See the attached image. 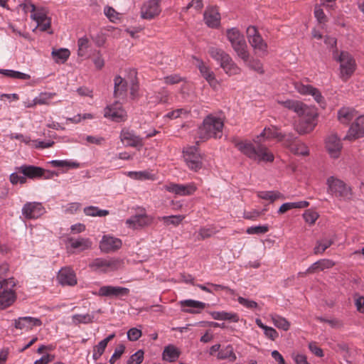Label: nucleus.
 Returning <instances> with one entry per match:
<instances>
[{
	"label": "nucleus",
	"instance_id": "obj_1",
	"mask_svg": "<svg viewBox=\"0 0 364 364\" xmlns=\"http://www.w3.org/2000/svg\"><path fill=\"white\" fill-rule=\"evenodd\" d=\"M265 131L266 128L253 139V143L249 140H240L237 138L232 139V142L242 154L252 160L258 162H272L274 159V154L262 144L264 139H267V133H265Z\"/></svg>",
	"mask_w": 364,
	"mask_h": 364
},
{
	"label": "nucleus",
	"instance_id": "obj_2",
	"mask_svg": "<svg viewBox=\"0 0 364 364\" xmlns=\"http://www.w3.org/2000/svg\"><path fill=\"white\" fill-rule=\"evenodd\" d=\"M208 54L220 63L221 68L229 76L240 74L241 68L235 63L231 56L222 48L210 46Z\"/></svg>",
	"mask_w": 364,
	"mask_h": 364
},
{
	"label": "nucleus",
	"instance_id": "obj_3",
	"mask_svg": "<svg viewBox=\"0 0 364 364\" xmlns=\"http://www.w3.org/2000/svg\"><path fill=\"white\" fill-rule=\"evenodd\" d=\"M223 128V122L220 118L208 115L199 127L198 136L203 140H207L211 137L220 139L222 136Z\"/></svg>",
	"mask_w": 364,
	"mask_h": 364
},
{
	"label": "nucleus",
	"instance_id": "obj_4",
	"mask_svg": "<svg viewBox=\"0 0 364 364\" xmlns=\"http://www.w3.org/2000/svg\"><path fill=\"white\" fill-rule=\"evenodd\" d=\"M226 36L230 41L233 50L244 62H247L250 52L244 36L237 28H228Z\"/></svg>",
	"mask_w": 364,
	"mask_h": 364
},
{
	"label": "nucleus",
	"instance_id": "obj_5",
	"mask_svg": "<svg viewBox=\"0 0 364 364\" xmlns=\"http://www.w3.org/2000/svg\"><path fill=\"white\" fill-rule=\"evenodd\" d=\"M328 193L344 200H350L353 198V193L350 186L344 181L330 176L326 181Z\"/></svg>",
	"mask_w": 364,
	"mask_h": 364
},
{
	"label": "nucleus",
	"instance_id": "obj_6",
	"mask_svg": "<svg viewBox=\"0 0 364 364\" xmlns=\"http://www.w3.org/2000/svg\"><path fill=\"white\" fill-rule=\"evenodd\" d=\"M15 282L13 278L3 279L0 282V309H4L11 306L16 299V295L13 290Z\"/></svg>",
	"mask_w": 364,
	"mask_h": 364
},
{
	"label": "nucleus",
	"instance_id": "obj_7",
	"mask_svg": "<svg viewBox=\"0 0 364 364\" xmlns=\"http://www.w3.org/2000/svg\"><path fill=\"white\" fill-rule=\"evenodd\" d=\"M334 59L340 63L341 77L346 81L355 70V60L346 51H341L340 54L338 53Z\"/></svg>",
	"mask_w": 364,
	"mask_h": 364
},
{
	"label": "nucleus",
	"instance_id": "obj_8",
	"mask_svg": "<svg viewBox=\"0 0 364 364\" xmlns=\"http://www.w3.org/2000/svg\"><path fill=\"white\" fill-rule=\"evenodd\" d=\"M123 261L120 259L112 258L106 259L97 258L89 264V267L93 270H100L106 272L117 270L123 267Z\"/></svg>",
	"mask_w": 364,
	"mask_h": 364
},
{
	"label": "nucleus",
	"instance_id": "obj_9",
	"mask_svg": "<svg viewBox=\"0 0 364 364\" xmlns=\"http://www.w3.org/2000/svg\"><path fill=\"white\" fill-rule=\"evenodd\" d=\"M183 153L184 160L189 168L195 171L201 168L202 157L196 146L184 149Z\"/></svg>",
	"mask_w": 364,
	"mask_h": 364
},
{
	"label": "nucleus",
	"instance_id": "obj_10",
	"mask_svg": "<svg viewBox=\"0 0 364 364\" xmlns=\"http://www.w3.org/2000/svg\"><path fill=\"white\" fill-rule=\"evenodd\" d=\"M104 116L116 122H124L127 119V113L118 101L105 107Z\"/></svg>",
	"mask_w": 364,
	"mask_h": 364
},
{
	"label": "nucleus",
	"instance_id": "obj_11",
	"mask_svg": "<svg viewBox=\"0 0 364 364\" xmlns=\"http://www.w3.org/2000/svg\"><path fill=\"white\" fill-rule=\"evenodd\" d=\"M277 103L289 110L293 111L299 117L309 115V108L301 101L289 99L287 100H277Z\"/></svg>",
	"mask_w": 364,
	"mask_h": 364
},
{
	"label": "nucleus",
	"instance_id": "obj_12",
	"mask_svg": "<svg viewBox=\"0 0 364 364\" xmlns=\"http://www.w3.org/2000/svg\"><path fill=\"white\" fill-rule=\"evenodd\" d=\"M21 211L25 218L31 220L40 218L45 213V209L41 203L27 202Z\"/></svg>",
	"mask_w": 364,
	"mask_h": 364
},
{
	"label": "nucleus",
	"instance_id": "obj_13",
	"mask_svg": "<svg viewBox=\"0 0 364 364\" xmlns=\"http://www.w3.org/2000/svg\"><path fill=\"white\" fill-rule=\"evenodd\" d=\"M57 280L62 286L74 287L77 284L76 274L70 267H65L59 270Z\"/></svg>",
	"mask_w": 364,
	"mask_h": 364
},
{
	"label": "nucleus",
	"instance_id": "obj_14",
	"mask_svg": "<svg viewBox=\"0 0 364 364\" xmlns=\"http://www.w3.org/2000/svg\"><path fill=\"white\" fill-rule=\"evenodd\" d=\"M161 9L159 0H149L145 2L141 9V16L144 19L151 20L160 14Z\"/></svg>",
	"mask_w": 364,
	"mask_h": 364
},
{
	"label": "nucleus",
	"instance_id": "obj_15",
	"mask_svg": "<svg viewBox=\"0 0 364 364\" xmlns=\"http://www.w3.org/2000/svg\"><path fill=\"white\" fill-rule=\"evenodd\" d=\"M342 148L341 141L336 134H331L326 139V149L331 157L338 158Z\"/></svg>",
	"mask_w": 364,
	"mask_h": 364
},
{
	"label": "nucleus",
	"instance_id": "obj_16",
	"mask_svg": "<svg viewBox=\"0 0 364 364\" xmlns=\"http://www.w3.org/2000/svg\"><path fill=\"white\" fill-rule=\"evenodd\" d=\"M129 289L122 287L103 286L99 289L97 295L100 296L115 297L128 296Z\"/></svg>",
	"mask_w": 364,
	"mask_h": 364
},
{
	"label": "nucleus",
	"instance_id": "obj_17",
	"mask_svg": "<svg viewBox=\"0 0 364 364\" xmlns=\"http://www.w3.org/2000/svg\"><path fill=\"white\" fill-rule=\"evenodd\" d=\"M205 23L210 28H218L220 24V14L216 6H208L203 14Z\"/></svg>",
	"mask_w": 364,
	"mask_h": 364
},
{
	"label": "nucleus",
	"instance_id": "obj_18",
	"mask_svg": "<svg viewBox=\"0 0 364 364\" xmlns=\"http://www.w3.org/2000/svg\"><path fill=\"white\" fill-rule=\"evenodd\" d=\"M193 59L196 61V67L198 68L202 76L208 81L212 87L215 89L218 85V82L215 78L214 73L202 60L196 57H193Z\"/></svg>",
	"mask_w": 364,
	"mask_h": 364
},
{
	"label": "nucleus",
	"instance_id": "obj_19",
	"mask_svg": "<svg viewBox=\"0 0 364 364\" xmlns=\"http://www.w3.org/2000/svg\"><path fill=\"white\" fill-rule=\"evenodd\" d=\"M120 139L127 146L137 148L139 150L143 146L142 139L136 136L134 132L127 129H122L120 133Z\"/></svg>",
	"mask_w": 364,
	"mask_h": 364
},
{
	"label": "nucleus",
	"instance_id": "obj_20",
	"mask_svg": "<svg viewBox=\"0 0 364 364\" xmlns=\"http://www.w3.org/2000/svg\"><path fill=\"white\" fill-rule=\"evenodd\" d=\"M364 136V116H360L351 124L344 139H355Z\"/></svg>",
	"mask_w": 364,
	"mask_h": 364
},
{
	"label": "nucleus",
	"instance_id": "obj_21",
	"mask_svg": "<svg viewBox=\"0 0 364 364\" xmlns=\"http://www.w3.org/2000/svg\"><path fill=\"white\" fill-rule=\"evenodd\" d=\"M14 327L16 329L30 331L35 326H41L42 321L38 318L31 316L19 317L14 320Z\"/></svg>",
	"mask_w": 364,
	"mask_h": 364
},
{
	"label": "nucleus",
	"instance_id": "obj_22",
	"mask_svg": "<svg viewBox=\"0 0 364 364\" xmlns=\"http://www.w3.org/2000/svg\"><path fill=\"white\" fill-rule=\"evenodd\" d=\"M122 245V242L120 239L105 235L100 242V248L102 252L109 253L118 250L121 248Z\"/></svg>",
	"mask_w": 364,
	"mask_h": 364
},
{
	"label": "nucleus",
	"instance_id": "obj_23",
	"mask_svg": "<svg viewBox=\"0 0 364 364\" xmlns=\"http://www.w3.org/2000/svg\"><path fill=\"white\" fill-rule=\"evenodd\" d=\"M16 170L22 175H24L26 178L36 179L41 178L46 170L43 168L35 166L32 165H23L16 167Z\"/></svg>",
	"mask_w": 364,
	"mask_h": 364
},
{
	"label": "nucleus",
	"instance_id": "obj_24",
	"mask_svg": "<svg viewBox=\"0 0 364 364\" xmlns=\"http://www.w3.org/2000/svg\"><path fill=\"white\" fill-rule=\"evenodd\" d=\"M296 90L302 95H310L314 97V100L320 105L325 104L324 99L321 92L316 87L310 85L297 84L296 85Z\"/></svg>",
	"mask_w": 364,
	"mask_h": 364
},
{
	"label": "nucleus",
	"instance_id": "obj_25",
	"mask_svg": "<svg viewBox=\"0 0 364 364\" xmlns=\"http://www.w3.org/2000/svg\"><path fill=\"white\" fill-rule=\"evenodd\" d=\"M152 218L146 214L136 215L127 220V224L133 228H143L150 225Z\"/></svg>",
	"mask_w": 364,
	"mask_h": 364
},
{
	"label": "nucleus",
	"instance_id": "obj_26",
	"mask_svg": "<svg viewBox=\"0 0 364 364\" xmlns=\"http://www.w3.org/2000/svg\"><path fill=\"white\" fill-rule=\"evenodd\" d=\"M114 97L123 99L127 96V82L120 77L116 76L114 79Z\"/></svg>",
	"mask_w": 364,
	"mask_h": 364
},
{
	"label": "nucleus",
	"instance_id": "obj_27",
	"mask_svg": "<svg viewBox=\"0 0 364 364\" xmlns=\"http://www.w3.org/2000/svg\"><path fill=\"white\" fill-rule=\"evenodd\" d=\"M167 190L178 195L188 196L193 194L196 188L193 185L171 184L167 186Z\"/></svg>",
	"mask_w": 364,
	"mask_h": 364
},
{
	"label": "nucleus",
	"instance_id": "obj_28",
	"mask_svg": "<svg viewBox=\"0 0 364 364\" xmlns=\"http://www.w3.org/2000/svg\"><path fill=\"white\" fill-rule=\"evenodd\" d=\"M335 265L333 260L328 259H320L311 264L307 269L306 273H315L318 271H323L330 269Z\"/></svg>",
	"mask_w": 364,
	"mask_h": 364
},
{
	"label": "nucleus",
	"instance_id": "obj_29",
	"mask_svg": "<svg viewBox=\"0 0 364 364\" xmlns=\"http://www.w3.org/2000/svg\"><path fill=\"white\" fill-rule=\"evenodd\" d=\"M249 43L254 50L261 52L263 55L267 54V44L264 42L260 34L250 39Z\"/></svg>",
	"mask_w": 364,
	"mask_h": 364
},
{
	"label": "nucleus",
	"instance_id": "obj_30",
	"mask_svg": "<svg viewBox=\"0 0 364 364\" xmlns=\"http://www.w3.org/2000/svg\"><path fill=\"white\" fill-rule=\"evenodd\" d=\"M180 355V351L173 345L166 346L163 352V359L168 362H175Z\"/></svg>",
	"mask_w": 364,
	"mask_h": 364
},
{
	"label": "nucleus",
	"instance_id": "obj_31",
	"mask_svg": "<svg viewBox=\"0 0 364 364\" xmlns=\"http://www.w3.org/2000/svg\"><path fill=\"white\" fill-rule=\"evenodd\" d=\"M309 205V203L306 200H301V201L293 202V203H285L280 206L278 212L280 214H283L291 209L304 208L308 207Z\"/></svg>",
	"mask_w": 364,
	"mask_h": 364
},
{
	"label": "nucleus",
	"instance_id": "obj_32",
	"mask_svg": "<svg viewBox=\"0 0 364 364\" xmlns=\"http://www.w3.org/2000/svg\"><path fill=\"white\" fill-rule=\"evenodd\" d=\"M312 115L311 114L308 119L304 121V119H301L299 124L297 125L296 130L299 134H305L311 132L314 127V125L312 124Z\"/></svg>",
	"mask_w": 364,
	"mask_h": 364
},
{
	"label": "nucleus",
	"instance_id": "obj_33",
	"mask_svg": "<svg viewBox=\"0 0 364 364\" xmlns=\"http://www.w3.org/2000/svg\"><path fill=\"white\" fill-rule=\"evenodd\" d=\"M217 358L220 360L228 359L230 362H234L237 359L236 355L234 353L233 347L231 345H228L225 348L221 349L218 352Z\"/></svg>",
	"mask_w": 364,
	"mask_h": 364
},
{
	"label": "nucleus",
	"instance_id": "obj_34",
	"mask_svg": "<svg viewBox=\"0 0 364 364\" xmlns=\"http://www.w3.org/2000/svg\"><path fill=\"white\" fill-rule=\"evenodd\" d=\"M355 117L354 109L348 107H343L338 112L339 121L343 124H347Z\"/></svg>",
	"mask_w": 364,
	"mask_h": 364
},
{
	"label": "nucleus",
	"instance_id": "obj_35",
	"mask_svg": "<svg viewBox=\"0 0 364 364\" xmlns=\"http://www.w3.org/2000/svg\"><path fill=\"white\" fill-rule=\"evenodd\" d=\"M29 6L32 13L31 18L36 21L42 22L44 18H48L46 9L41 8L36 10L35 5L31 3L29 4Z\"/></svg>",
	"mask_w": 364,
	"mask_h": 364
},
{
	"label": "nucleus",
	"instance_id": "obj_36",
	"mask_svg": "<svg viewBox=\"0 0 364 364\" xmlns=\"http://www.w3.org/2000/svg\"><path fill=\"white\" fill-rule=\"evenodd\" d=\"M70 50L66 48H60L58 50H53L52 52V55L54 60L59 63H65L70 56Z\"/></svg>",
	"mask_w": 364,
	"mask_h": 364
},
{
	"label": "nucleus",
	"instance_id": "obj_37",
	"mask_svg": "<svg viewBox=\"0 0 364 364\" xmlns=\"http://www.w3.org/2000/svg\"><path fill=\"white\" fill-rule=\"evenodd\" d=\"M289 149L291 151V152L296 155H309L308 147L301 141H296L294 144H290V147Z\"/></svg>",
	"mask_w": 364,
	"mask_h": 364
},
{
	"label": "nucleus",
	"instance_id": "obj_38",
	"mask_svg": "<svg viewBox=\"0 0 364 364\" xmlns=\"http://www.w3.org/2000/svg\"><path fill=\"white\" fill-rule=\"evenodd\" d=\"M70 246L74 249H80V250H85L89 249L91 247L92 242L89 239L79 238L77 240H73L70 238L69 240Z\"/></svg>",
	"mask_w": 364,
	"mask_h": 364
},
{
	"label": "nucleus",
	"instance_id": "obj_39",
	"mask_svg": "<svg viewBox=\"0 0 364 364\" xmlns=\"http://www.w3.org/2000/svg\"><path fill=\"white\" fill-rule=\"evenodd\" d=\"M184 218H185L184 215H169V216L159 217V220L163 221L164 225L166 226L170 225L177 226L183 221V220Z\"/></svg>",
	"mask_w": 364,
	"mask_h": 364
},
{
	"label": "nucleus",
	"instance_id": "obj_40",
	"mask_svg": "<svg viewBox=\"0 0 364 364\" xmlns=\"http://www.w3.org/2000/svg\"><path fill=\"white\" fill-rule=\"evenodd\" d=\"M0 73L6 77L15 79L29 80L31 78V76L28 74L12 70L0 69Z\"/></svg>",
	"mask_w": 364,
	"mask_h": 364
},
{
	"label": "nucleus",
	"instance_id": "obj_41",
	"mask_svg": "<svg viewBox=\"0 0 364 364\" xmlns=\"http://www.w3.org/2000/svg\"><path fill=\"white\" fill-rule=\"evenodd\" d=\"M271 318H272L274 325L277 328H281L284 331L289 330V328L290 327V323L286 318H284L279 315H277V314L272 315Z\"/></svg>",
	"mask_w": 364,
	"mask_h": 364
},
{
	"label": "nucleus",
	"instance_id": "obj_42",
	"mask_svg": "<svg viewBox=\"0 0 364 364\" xmlns=\"http://www.w3.org/2000/svg\"><path fill=\"white\" fill-rule=\"evenodd\" d=\"M55 92H41L35 97L36 103L39 105H49L51 100L55 96Z\"/></svg>",
	"mask_w": 364,
	"mask_h": 364
},
{
	"label": "nucleus",
	"instance_id": "obj_43",
	"mask_svg": "<svg viewBox=\"0 0 364 364\" xmlns=\"http://www.w3.org/2000/svg\"><path fill=\"white\" fill-rule=\"evenodd\" d=\"M245 63L250 69L258 73L259 74L262 75L264 73L263 65L259 60L255 58H249L247 62Z\"/></svg>",
	"mask_w": 364,
	"mask_h": 364
},
{
	"label": "nucleus",
	"instance_id": "obj_44",
	"mask_svg": "<svg viewBox=\"0 0 364 364\" xmlns=\"http://www.w3.org/2000/svg\"><path fill=\"white\" fill-rule=\"evenodd\" d=\"M73 321L75 325H78L80 323H90L93 322L94 316L92 314H75L73 315Z\"/></svg>",
	"mask_w": 364,
	"mask_h": 364
},
{
	"label": "nucleus",
	"instance_id": "obj_45",
	"mask_svg": "<svg viewBox=\"0 0 364 364\" xmlns=\"http://www.w3.org/2000/svg\"><path fill=\"white\" fill-rule=\"evenodd\" d=\"M265 133H267V139H277L278 141H282L286 137L285 134L278 132V128L275 126L266 128Z\"/></svg>",
	"mask_w": 364,
	"mask_h": 364
},
{
	"label": "nucleus",
	"instance_id": "obj_46",
	"mask_svg": "<svg viewBox=\"0 0 364 364\" xmlns=\"http://www.w3.org/2000/svg\"><path fill=\"white\" fill-rule=\"evenodd\" d=\"M314 14L318 23L324 24L328 21V18L324 14L323 8H321V4H316L314 6Z\"/></svg>",
	"mask_w": 364,
	"mask_h": 364
},
{
	"label": "nucleus",
	"instance_id": "obj_47",
	"mask_svg": "<svg viewBox=\"0 0 364 364\" xmlns=\"http://www.w3.org/2000/svg\"><path fill=\"white\" fill-rule=\"evenodd\" d=\"M84 212L87 215L89 216H99L103 217L109 214V211L107 210H100L98 208L95 206H89L84 209Z\"/></svg>",
	"mask_w": 364,
	"mask_h": 364
},
{
	"label": "nucleus",
	"instance_id": "obj_48",
	"mask_svg": "<svg viewBox=\"0 0 364 364\" xmlns=\"http://www.w3.org/2000/svg\"><path fill=\"white\" fill-rule=\"evenodd\" d=\"M325 44L331 50L333 58H336V55L338 53L337 46V40L334 37L326 36L324 38Z\"/></svg>",
	"mask_w": 364,
	"mask_h": 364
},
{
	"label": "nucleus",
	"instance_id": "obj_49",
	"mask_svg": "<svg viewBox=\"0 0 364 364\" xmlns=\"http://www.w3.org/2000/svg\"><path fill=\"white\" fill-rule=\"evenodd\" d=\"M181 306H188L192 308L203 309L205 307V304L201 301H195L192 299H187L180 301Z\"/></svg>",
	"mask_w": 364,
	"mask_h": 364
},
{
	"label": "nucleus",
	"instance_id": "obj_50",
	"mask_svg": "<svg viewBox=\"0 0 364 364\" xmlns=\"http://www.w3.org/2000/svg\"><path fill=\"white\" fill-rule=\"evenodd\" d=\"M268 230V225H259L248 228L246 232L250 235H261L267 232Z\"/></svg>",
	"mask_w": 364,
	"mask_h": 364
},
{
	"label": "nucleus",
	"instance_id": "obj_51",
	"mask_svg": "<svg viewBox=\"0 0 364 364\" xmlns=\"http://www.w3.org/2000/svg\"><path fill=\"white\" fill-rule=\"evenodd\" d=\"M318 216V213L310 209L306 210L303 214L304 220L310 225L314 224Z\"/></svg>",
	"mask_w": 364,
	"mask_h": 364
},
{
	"label": "nucleus",
	"instance_id": "obj_52",
	"mask_svg": "<svg viewBox=\"0 0 364 364\" xmlns=\"http://www.w3.org/2000/svg\"><path fill=\"white\" fill-rule=\"evenodd\" d=\"M78 55L84 56L86 53V50L89 47V40L87 38L84 37L78 40Z\"/></svg>",
	"mask_w": 364,
	"mask_h": 364
},
{
	"label": "nucleus",
	"instance_id": "obj_53",
	"mask_svg": "<svg viewBox=\"0 0 364 364\" xmlns=\"http://www.w3.org/2000/svg\"><path fill=\"white\" fill-rule=\"evenodd\" d=\"M282 194L277 191H264L261 192L259 194V197L264 199V200H270L271 201H274L276 199L280 198Z\"/></svg>",
	"mask_w": 364,
	"mask_h": 364
},
{
	"label": "nucleus",
	"instance_id": "obj_54",
	"mask_svg": "<svg viewBox=\"0 0 364 364\" xmlns=\"http://www.w3.org/2000/svg\"><path fill=\"white\" fill-rule=\"evenodd\" d=\"M144 359V351L139 350L134 354L132 355L127 360V364H140Z\"/></svg>",
	"mask_w": 364,
	"mask_h": 364
},
{
	"label": "nucleus",
	"instance_id": "obj_55",
	"mask_svg": "<svg viewBox=\"0 0 364 364\" xmlns=\"http://www.w3.org/2000/svg\"><path fill=\"white\" fill-rule=\"evenodd\" d=\"M318 241L319 245H321V252H325L327 248L333 244L335 241V236L333 235L331 237H323Z\"/></svg>",
	"mask_w": 364,
	"mask_h": 364
},
{
	"label": "nucleus",
	"instance_id": "obj_56",
	"mask_svg": "<svg viewBox=\"0 0 364 364\" xmlns=\"http://www.w3.org/2000/svg\"><path fill=\"white\" fill-rule=\"evenodd\" d=\"M19 173L16 170V172L15 173H12L11 175H10V182L13 184V185H16L18 183H21V184H24L26 183L27 181V179L26 178V177L24 176V175H19L18 174Z\"/></svg>",
	"mask_w": 364,
	"mask_h": 364
},
{
	"label": "nucleus",
	"instance_id": "obj_57",
	"mask_svg": "<svg viewBox=\"0 0 364 364\" xmlns=\"http://www.w3.org/2000/svg\"><path fill=\"white\" fill-rule=\"evenodd\" d=\"M316 319L321 322L328 323L332 328H340L343 326V322L337 318L326 319L323 317H316Z\"/></svg>",
	"mask_w": 364,
	"mask_h": 364
},
{
	"label": "nucleus",
	"instance_id": "obj_58",
	"mask_svg": "<svg viewBox=\"0 0 364 364\" xmlns=\"http://www.w3.org/2000/svg\"><path fill=\"white\" fill-rule=\"evenodd\" d=\"M125 350V346L123 344H119L114 350V353L112 356L109 359L110 364H114L115 361L119 359L122 355L124 353Z\"/></svg>",
	"mask_w": 364,
	"mask_h": 364
},
{
	"label": "nucleus",
	"instance_id": "obj_59",
	"mask_svg": "<svg viewBox=\"0 0 364 364\" xmlns=\"http://www.w3.org/2000/svg\"><path fill=\"white\" fill-rule=\"evenodd\" d=\"M152 98H154V103H166L168 100V93L167 91H162L156 94Z\"/></svg>",
	"mask_w": 364,
	"mask_h": 364
},
{
	"label": "nucleus",
	"instance_id": "obj_60",
	"mask_svg": "<svg viewBox=\"0 0 364 364\" xmlns=\"http://www.w3.org/2000/svg\"><path fill=\"white\" fill-rule=\"evenodd\" d=\"M141 336V331L136 328H132L127 332V337L132 341H137Z\"/></svg>",
	"mask_w": 364,
	"mask_h": 364
},
{
	"label": "nucleus",
	"instance_id": "obj_61",
	"mask_svg": "<svg viewBox=\"0 0 364 364\" xmlns=\"http://www.w3.org/2000/svg\"><path fill=\"white\" fill-rule=\"evenodd\" d=\"M214 234V231L212 228H201L198 230V239L205 240L210 237Z\"/></svg>",
	"mask_w": 364,
	"mask_h": 364
},
{
	"label": "nucleus",
	"instance_id": "obj_62",
	"mask_svg": "<svg viewBox=\"0 0 364 364\" xmlns=\"http://www.w3.org/2000/svg\"><path fill=\"white\" fill-rule=\"evenodd\" d=\"M51 164L54 167H64V166H69V167H77L78 164L75 162H68L66 161H58L54 160L52 161Z\"/></svg>",
	"mask_w": 364,
	"mask_h": 364
},
{
	"label": "nucleus",
	"instance_id": "obj_63",
	"mask_svg": "<svg viewBox=\"0 0 364 364\" xmlns=\"http://www.w3.org/2000/svg\"><path fill=\"white\" fill-rule=\"evenodd\" d=\"M237 300L240 304H242L249 309H255L258 306L257 302H255L254 301L248 300L242 296H239Z\"/></svg>",
	"mask_w": 364,
	"mask_h": 364
},
{
	"label": "nucleus",
	"instance_id": "obj_64",
	"mask_svg": "<svg viewBox=\"0 0 364 364\" xmlns=\"http://www.w3.org/2000/svg\"><path fill=\"white\" fill-rule=\"evenodd\" d=\"M337 348L340 352L343 353V357L347 360V359L350 355V352L348 345L345 343H341L337 344Z\"/></svg>",
	"mask_w": 364,
	"mask_h": 364
}]
</instances>
